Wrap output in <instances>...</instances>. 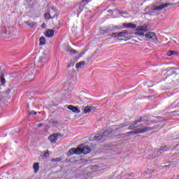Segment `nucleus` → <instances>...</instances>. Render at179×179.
<instances>
[{
	"label": "nucleus",
	"mask_w": 179,
	"mask_h": 179,
	"mask_svg": "<svg viewBox=\"0 0 179 179\" xmlns=\"http://www.w3.org/2000/svg\"><path fill=\"white\" fill-rule=\"evenodd\" d=\"M174 52V50H170L167 52L166 55L168 57H171V55H173V53Z\"/></svg>",
	"instance_id": "nucleus-30"
},
{
	"label": "nucleus",
	"mask_w": 179,
	"mask_h": 179,
	"mask_svg": "<svg viewBox=\"0 0 179 179\" xmlns=\"http://www.w3.org/2000/svg\"><path fill=\"white\" fill-rule=\"evenodd\" d=\"M173 55H178V52L174 50V52L173 53Z\"/></svg>",
	"instance_id": "nucleus-38"
},
{
	"label": "nucleus",
	"mask_w": 179,
	"mask_h": 179,
	"mask_svg": "<svg viewBox=\"0 0 179 179\" xmlns=\"http://www.w3.org/2000/svg\"><path fill=\"white\" fill-rule=\"evenodd\" d=\"M83 9H85V6L80 4L78 6L77 10H78V12H82V10H83Z\"/></svg>",
	"instance_id": "nucleus-25"
},
{
	"label": "nucleus",
	"mask_w": 179,
	"mask_h": 179,
	"mask_svg": "<svg viewBox=\"0 0 179 179\" xmlns=\"http://www.w3.org/2000/svg\"><path fill=\"white\" fill-rule=\"evenodd\" d=\"M108 13H112L113 10H108Z\"/></svg>",
	"instance_id": "nucleus-41"
},
{
	"label": "nucleus",
	"mask_w": 179,
	"mask_h": 179,
	"mask_svg": "<svg viewBox=\"0 0 179 179\" xmlns=\"http://www.w3.org/2000/svg\"><path fill=\"white\" fill-rule=\"evenodd\" d=\"M141 127H143L142 124H140L138 125V124H136V122L134 121V124L130 125L128 129L133 130V129H136V128H139Z\"/></svg>",
	"instance_id": "nucleus-17"
},
{
	"label": "nucleus",
	"mask_w": 179,
	"mask_h": 179,
	"mask_svg": "<svg viewBox=\"0 0 179 179\" xmlns=\"http://www.w3.org/2000/svg\"><path fill=\"white\" fill-rule=\"evenodd\" d=\"M98 169H100V166H97V165H94L91 167L92 170H98Z\"/></svg>",
	"instance_id": "nucleus-29"
},
{
	"label": "nucleus",
	"mask_w": 179,
	"mask_h": 179,
	"mask_svg": "<svg viewBox=\"0 0 179 179\" xmlns=\"http://www.w3.org/2000/svg\"><path fill=\"white\" fill-rule=\"evenodd\" d=\"M177 107H179V102H178V105H177Z\"/></svg>",
	"instance_id": "nucleus-44"
},
{
	"label": "nucleus",
	"mask_w": 179,
	"mask_h": 179,
	"mask_svg": "<svg viewBox=\"0 0 179 179\" xmlns=\"http://www.w3.org/2000/svg\"><path fill=\"white\" fill-rule=\"evenodd\" d=\"M122 26H123V27H125L126 29H136V24H132L131 22L123 23Z\"/></svg>",
	"instance_id": "nucleus-13"
},
{
	"label": "nucleus",
	"mask_w": 179,
	"mask_h": 179,
	"mask_svg": "<svg viewBox=\"0 0 179 179\" xmlns=\"http://www.w3.org/2000/svg\"><path fill=\"white\" fill-rule=\"evenodd\" d=\"M143 121H146V120H145L142 117H138V118L136 120V121H134V122H136V124H138V122H143Z\"/></svg>",
	"instance_id": "nucleus-24"
},
{
	"label": "nucleus",
	"mask_w": 179,
	"mask_h": 179,
	"mask_svg": "<svg viewBox=\"0 0 179 179\" xmlns=\"http://www.w3.org/2000/svg\"><path fill=\"white\" fill-rule=\"evenodd\" d=\"M85 65H86V62L82 61V62H78L76 64V68L77 69H80L83 68V66H85Z\"/></svg>",
	"instance_id": "nucleus-18"
},
{
	"label": "nucleus",
	"mask_w": 179,
	"mask_h": 179,
	"mask_svg": "<svg viewBox=\"0 0 179 179\" xmlns=\"http://www.w3.org/2000/svg\"><path fill=\"white\" fill-rule=\"evenodd\" d=\"M125 127H128V124L127 123H122L119 125L113 126V129L115 131H120V129H122L123 128H125Z\"/></svg>",
	"instance_id": "nucleus-10"
},
{
	"label": "nucleus",
	"mask_w": 179,
	"mask_h": 179,
	"mask_svg": "<svg viewBox=\"0 0 179 179\" xmlns=\"http://www.w3.org/2000/svg\"><path fill=\"white\" fill-rule=\"evenodd\" d=\"M67 108L69 110H71L73 113H75L76 114H79L80 113V110L78 108V106H74L73 105H69Z\"/></svg>",
	"instance_id": "nucleus-8"
},
{
	"label": "nucleus",
	"mask_w": 179,
	"mask_h": 179,
	"mask_svg": "<svg viewBox=\"0 0 179 179\" xmlns=\"http://www.w3.org/2000/svg\"><path fill=\"white\" fill-rule=\"evenodd\" d=\"M174 43H175L176 44H177V42H176V41H174Z\"/></svg>",
	"instance_id": "nucleus-45"
},
{
	"label": "nucleus",
	"mask_w": 179,
	"mask_h": 179,
	"mask_svg": "<svg viewBox=\"0 0 179 179\" xmlns=\"http://www.w3.org/2000/svg\"><path fill=\"white\" fill-rule=\"evenodd\" d=\"M165 152H167V146L162 147L159 150H155V153H156L157 156H161Z\"/></svg>",
	"instance_id": "nucleus-9"
},
{
	"label": "nucleus",
	"mask_w": 179,
	"mask_h": 179,
	"mask_svg": "<svg viewBox=\"0 0 179 179\" xmlns=\"http://www.w3.org/2000/svg\"><path fill=\"white\" fill-rule=\"evenodd\" d=\"M54 29H48L44 34L46 37H54Z\"/></svg>",
	"instance_id": "nucleus-16"
},
{
	"label": "nucleus",
	"mask_w": 179,
	"mask_h": 179,
	"mask_svg": "<svg viewBox=\"0 0 179 179\" xmlns=\"http://www.w3.org/2000/svg\"><path fill=\"white\" fill-rule=\"evenodd\" d=\"M83 2H87H87H89L87 0H83L82 1H81V3H83Z\"/></svg>",
	"instance_id": "nucleus-40"
},
{
	"label": "nucleus",
	"mask_w": 179,
	"mask_h": 179,
	"mask_svg": "<svg viewBox=\"0 0 179 179\" xmlns=\"http://www.w3.org/2000/svg\"><path fill=\"white\" fill-rule=\"evenodd\" d=\"M84 113L85 114H90L91 113V110H90V106H86L85 108H84Z\"/></svg>",
	"instance_id": "nucleus-23"
},
{
	"label": "nucleus",
	"mask_w": 179,
	"mask_h": 179,
	"mask_svg": "<svg viewBox=\"0 0 179 179\" xmlns=\"http://www.w3.org/2000/svg\"><path fill=\"white\" fill-rule=\"evenodd\" d=\"M122 33H123V34L125 36V34H128V33H129V31H128V29H126L124 31H122Z\"/></svg>",
	"instance_id": "nucleus-34"
},
{
	"label": "nucleus",
	"mask_w": 179,
	"mask_h": 179,
	"mask_svg": "<svg viewBox=\"0 0 179 179\" xmlns=\"http://www.w3.org/2000/svg\"><path fill=\"white\" fill-rule=\"evenodd\" d=\"M44 17L45 20H51L52 19V17L50 15V13H45L44 14Z\"/></svg>",
	"instance_id": "nucleus-20"
},
{
	"label": "nucleus",
	"mask_w": 179,
	"mask_h": 179,
	"mask_svg": "<svg viewBox=\"0 0 179 179\" xmlns=\"http://www.w3.org/2000/svg\"><path fill=\"white\" fill-rule=\"evenodd\" d=\"M90 110L91 113H94V111H96V108L94 106H90Z\"/></svg>",
	"instance_id": "nucleus-28"
},
{
	"label": "nucleus",
	"mask_w": 179,
	"mask_h": 179,
	"mask_svg": "<svg viewBox=\"0 0 179 179\" xmlns=\"http://www.w3.org/2000/svg\"><path fill=\"white\" fill-rule=\"evenodd\" d=\"M58 136H64L61 134L55 133L48 137L49 141L52 142V143H55L57 141H58Z\"/></svg>",
	"instance_id": "nucleus-7"
},
{
	"label": "nucleus",
	"mask_w": 179,
	"mask_h": 179,
	"mask_svg": "<svg viewBox=\"0 0 179 179\" xmlns=\"http://www.w3.org/2000/svg\"><path fill=\"white\" fill-rule=\"evenodd\" d=\"M70 54H77L78 51H76L75 49L70 48L67 50Z\"/></svg>",
	"instance_id": "nucleus-26"
},
{
	"label": "nucleus",
	"mask_w": 179,
	"mask_h": 179,
	"mask_svg": "<svg viewBox=\"0 0 179 179\" xmlns=\"http://www.w3.org/2000/svg\"><path fill=\"white\" fill-rule=\"evenodd\" d=\"M70 155H87L92 152V148L89 145H85L84 144H80L77 148H71L69 150Z\"/></svg>",
	"instance_id": "nucleus-2"
},
{
	"label": "nucleus",
	"mask_w": 179,
	"mask_h": 179,
	"mask_svg": "<svg viewBox=\"0 0 179 179\" xmlns=\"http://www.w3.org/2000/svg\"><path fill=\"white\" fill-rule=\"evenodd\" d=\"M49 59H50V58L48 57V56L43 55L41 56L39 62H41V64H47V62H48Z\"/></svg>",
	"instance_id": "nucleus-12"
},
{
	"label": "nucleus",
	"mask_w": 179,
	"mask_h": 179,
	"mask_svg": "<svg viewBox=\"0 0 179 179\" xmlns=\"http://www.w3.org/2000/svg\"><path fill=\"white\" fill-rule=\"evenodd\" d=\"M29 115H37V112L32 110L29 113Z\"/></svg>",
	"instance_id": "nucleus-32"
},
{
	"label": "nucleus",
	"mask_w": 179,
	"mask_h": 179,
	"mask_svg": "<svg viewBox=\"0 0 179 179\" xmlns=\"http://www.w3.org/2000/svg\"><path fill=\"white\" fill-rule=\"evenodd\" d=\"M163 167H164H164H170V165H165V166H164Z\"/></svg>",
	"instance_id": "nucleus-42"
},
{
	"label": "nucleus",
	"mask_w": 179,
	"mask_h": 179,
	"mask_svg": "<svg viewBox=\"0 0 179 179\" xmlns=\"http://www.w3.org/2000/svg\"><path fill=\"white\" fill-rule=\"evenodd\" d=\"M52 162H61V158L57 157V158L52 159Z\"/></svg>",
	"instance_id": "nucleus-31"
},
{
	"label": "nucleus",
	"mask_w": 179,
	"mask_h": 179,
	"mask_svg": "<svg viewBox=\"0 0 179 179\" xmlns=\"http://www.w3.org/2000/svg\"><path fill=\"white\" fill-rule=\"evenodd\" d=\"M41 127H43V123H41V124H38V128H41Z\"/></svg>",
	"instance_id": "nucleus-39"
},
{
	"label": "nucleus",
	"mask_w": 179,
	"mask_h": 179,
	"mask_svg": "<svg viewBox=\"0 0 179 179\" xmlns=\"http://www.w3.org/2000/svg\"><path fill=\"white\" fill-rule=\"evenodd\" d=\"M111 31H113V30L111 29V28L108 27L102 28L101 29V33H102V34H110Z\"/></svg>",
	"instance_id": "nucleus-15"
},
{
	"label": "nucleus",
	"mask_w": 179,
	"mask_h": 179,
	"mask_svg": "<svg viewBox=\"0 0 179 179\" xmlns=\"http://www.w3.org/2000/svg\"><path fill=\"white\" fill-rule=\"evenodd\" d=\"M25 24L29 26L31 29H34V27H37V22H32V21H25Z\"/></svg>",
	"instance_id": "nucleus-14"
},
{
	"label": "nucleus",
	"mask_w": 179,
	"mask_h": 179,
	"mask_svg": "<svg viewBox=\"0 0 179 179\" xmlns=\"http://www.w3.org/2000/svg\"><path fill=\"white\" fill-rule=\"evenodd\" d=\"M33 169L34 170V173H37L38 170H40V163L36 162L33 165Z\"/></svg>",
	"instance_id": "nucleus-19"
},
{
	"label": "nucleus",
	"mask_w": 179,
	"mask_h": 179,
	"mask_svg": "<svg viewBox=\"0 0 179 179\" xmlns=\"http://www.w3.org/2000/svg\"><path fill=\"white\" fill-rule=\"evenodd\" d=\"M173 5L172 3H164L161 6H151L148 12V15H155V10H162V9H164V8H167V6Z\"/></svg>",
	"instance_id": "nucleus-5"
},
{
	"label": "nucleus",
	"mask_w": 179,
	"mask_h": 179,
	"mask_svg": "<svg viewBox=\"0 0 179 179\" xmlns=\"http://www.w3.org/2000/svg\"><path fill=\"white\" fill-rule=\"evenodd\" d=\"M0 80H1V85H5V83H6V80H5V75L1 74L0 77Z\"/></svg>",
	"instance_id": "nucleus-22"
},
{
	"label": "nucleus",
	"mask_w": 179,
	"mask_h": 179,
	"mask_svg": "<svg viewBox=\"0 0 179 179\" xmlns=\"http://www.w3.org/2000/svg\"><path fill=\"white\" fill-rule=\"evenodd\" d=\"M150 29V26L148 24H144L143 26L137 27L136 29L135 34H136L138 37H146V38H150L153 40V41H157V36H156V34L154 32H148L145 34V32L148 31Z\"/></svg>",
	"instance_id": "nucleus-1"
},
{
	"label": "nucleus",
	"mask_w": 179,
	"mask_h": 179,
	"mask_svg": "<svg viewBox=\"0 0 179 179\" xmlns=\"http://www.w3.org/2000/svg\"><path fill=\"white\" fill-rule=\"evenodd\" d=\"M145 9H146V10L150 9V7H147Z\"/></svg>",
	"instance_id": "nucleus-43"
},
{
	"label": "nucleus",
	"mask_w": 179,
	"mask_h": 179,
	"mask_svg": "<svg viewBox=\"0 0 179 179\" xmlns=\"http://www.w3.org/2000/svg\"><path fill=\"white\" fill-rule=\"evenodd\" d=\"M49 14L52 16V19H58L59 11L57 10V8L52 7L51 10H49Z\"/></svg>",
	"instance_id": "nucleus-6"
},
{
	"label": "nucleus",
	"mask_w": 179,
	"mask_h": 179,
	"mask_svg": "<svg viewBox=\"0 0 179 179\" xmlns=\"http://www.w3.org/2000/svg\"><path fill=\"white\" fill-rule=\"evenodd\" d=\"M39 41V45H44V44H45V38L44 36H41Z\"/></svg>",
	"instance_id": "nucleus-21"
},
{
	"label": "nucleus",
	"mask_w": 179,
	"mask_h": 179,
	"mask_svg": "<svg viewBox=\"0 0 179 179\" xmlns=\"http://www.w3.org/2000/svg\"><path fill=\"white\" fill-rule=\"evenodd\" d=\"M175 150H179V143L175 146Z\"/></svg>",
	"instance_id": "nucleus-37"
},
{
	"label": "nucleus",
	"mask_w": 179,
	"mask_h": 179,
	"mask_svg": "<svg viewBox=\"0 0 179 179\" xmlns=\"http://www.w3.org/2000/svg\"><path fill=\"white\" fill-rule=\"evenodd\" d=\"M48 156H50V152L48 151L43 154V157L47 158Z\"/></svg>",
	"instance_id": "nucleus-33"
},
{
	"label": "nucleus",
	"mask_w": 179,
	"mask_h": 179,
	"mask_svg": "<svg viewBox=\"0 0 179 179\" xmlns=\"http://www.w3.org/2000/svg\"><path fill=\"white\" fill-rule=\"evenodd\" d=\"M153 130V127H145L143 129H138L136 131H131L126 133L127 136L129 135H137V134H145V132H149V131Z\"/></svg>",
	"instance_id": "nucleus-4"
},
{
	"label": "nucleus",
	"mask_w": 179,
	"mask_h": 179,
	"mask_svg": "<svg viewBox=\"0 0 179 179\" xmlns=\"http://www.w3.org/2000/svg\"><path fill=\"white\" fill-rule=\"evenodd\" d=\"M111 132H113V129H108L103 133L97 134L94 136V141H96L97 142H103V141H106V138L110 136Z\"/></svg>",
	"instance_id": "nucleus-3"
},
{
	"label": "nucleus",
	"mask_w": 179,
	"mask_h": 179,
	"mask_svg": "<svg viewBox=\"0 0 179 179\" xmlns=\"http://www.w3.org/2000/svg\"><path fill=\"white\" fill-rule=\"evenodd\" d=\"M52 124L53 125H56L57 124H58V120H53V121L52 122Z\"/></svg>",
	"instance_id": "nucleus-36"
},
{
	"label": "nucleus",
	"mask_w": 179,
	"mask_h": 179,
	"mask_svg": "<svg viewBox=\"0 0 179 179\" xmlns=\"http://www.w3.org/2000/svg\"><path fill=\"white\" fill-rule=\"evenodd\" d=\"M111 36L114 38H118L119 40H122V38H121V37H125V35L122 33V31H121L120 33H113V34H112Z\"/></svg>",
	"instance_id": "nucleus-11"
},
{
	"label": "nucleus",
	"mask_w": 179,
	"mask_h": 179,
	"mask_svg": "<svg viewBox=\"0 0 179 179\" xmlns=\"http://www.w3.org/2000/svg\"><path fill=\"white\" fill-rule=\"evenodd\" d=\"M119 138H121V139H124L125 138H127V134H121L118 135Z\"/></svg>",
	"instance_id": "nucleus-27"
},
{
	"label": "nucleus",
	"mask_w": 179,
	"mask_h": 179,
	"mask_svg": "<svg viewBox=\"0 0 179 179\" xmlns=\"http://www.w3.org/2000/svg\"><path fill=\"white\" fill-rule=\"evenodd\" d=\"M41 27V29H45V27H47V24L45 23H43Z\"/></svg>",
	"instance_id": "nucleus-35"
}]
</instances>
